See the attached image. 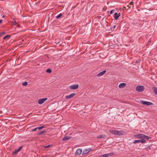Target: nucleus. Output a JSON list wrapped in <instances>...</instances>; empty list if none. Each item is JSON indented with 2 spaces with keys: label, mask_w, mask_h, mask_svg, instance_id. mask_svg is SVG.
Instances as JSON below:
<instances>
[{
  "label": "nucleus",
  "mask_w": 157,
  "mask_h": 157,
  "mask_svg": "<svg viewBox=\"0 0 157 157\" xmlns=\"http://www.w3.org/2000/svg\"><path fill=\"white\" fill-rule=\"evenodd\" d=\"M5 17V16L4 15H3V16H2V17L3 18H4Z\"/></svg>",
  "instance_id": "nucleus-40"
},
{
  "label": "nucleus",
  "mask_w": 157,
  "mask_h": 157,
  "mask_svg": "<svg viewBox=\"0 0 157 157\" xmlns=\"http://www.w3.org/2000/svg\"><path fill=\"white\" fill-rule=\"evenodd\" d=\"M90 151V150L87 149L84 150L82 152V155H83L88 153Z\"/></svg>",
  "instance_id": "nucleus-15"
},
{
  "label": "nucleus",
  "mask_w": 157,
  "mask_h": 157,
  "mask_svg": "<svg viewBox=\"0 0 157 157\" xmlns=\"http://www.w3.org/2000/svg\"><path fill=\"white\" fill-rule=\"evenodd\" d=\"M150 138H151L150 137L148 136H147L144 135V139L148 140V139H150Z\"/></svg>",
  "instance_id": "nucleus-18"
},
{
  "label": "nucleus",
  "mask_w": 157,
  "mask_h": 157,
  "mask_svg": "<svg viewBox=\"0 0 157 157\" xmlns=\"http://www.w3.org/2000/svg\"><path fill=\"white\" fill-rule=\"evenodd\" d=\"M71 137L67 135H65L64 138L62 139V141L67 140L71 138Z\"/></svg>",
  "instance_id": "nucleus-8"
},
{
  "label": "nucleus",
  "mask_w": 157,
  "mask_h": 157,
  "mask_svg": "<svg viewBox=\"0 0 157 157\" xmlns=\"http://www.w3.org/2000/svg\"><path fill=\"white\" fill-rule=\"evenodd\" d=\"M17 26L18 27H20V25L17 24Z\"/></svg>",
  "instance_id": "nucleus-36"
},
{
  "label": "nucleus",
  "mask_w": 157,
  "mask_h": 157,
  "mask_svg": "<svg viewBox=\"0 0 157 157\" xmlns=\"http://www.w3.org/2000/svg\"><path fill=\"white\" fill-rule=\"evenodd\" d=\"M22 148V146L19 147L18 149H17L16 150L18 152H19L21 150V149Z\"/></svg>",
  "instance_id": "nucleus-22"
},
{
  "label": "nucleus",
  "mask_w": 157,
  "mask_h": 157,
  "mask_svg": "<svg viewBox=\"0 0 157 157\" xmlns=\"http://www.w3.org/2000/svg\"><path fill=\"white\" fill-rule=\"evenodd\" d=\"M133 2L132 1V2H131L130 3V4H129L131 5H132V8H133V7H134V6L133 5Z\"/></svg>",
  "instance_id": "nucleus-30"
},
{
  "label": "nucleus",
  "mask_w": 157,
  "mask_h": 157,
  "mask_svg": "<svg viewBox=\"0 0 157 157\" xmlns=\"http://www.w3.org/2000/svg\"><path fill=\"white\" fill-rule=\"evenodd\" d=\"M28 84V82H24L22 83V85L24 86H26Z\"/></svg>",
  "instance_id": "nucleus-27"
},
{
  "label": "nucleus",
  "mask_w": 157,
  "mask_h": 157,
  "mask_svg": "<svg viewBox=\"0 0 157 157\" xmlns=\"http://www.w3.org/2000/svg\"><path fill=\"white\" fill-rule=\"evenodd\" d=\"M52 71L51 69H48L46 71V72L48 73H51L52 72Z\"/></svg>",
  "instance_id": "nucleus-24"
},
{
  "label": "nucleus",
  "mask_w": 157,
  "mask_h": 157,
  "mask_svg": "<svg viewBox=\"0 0 157 157\" xmlns=\"http://www.w3.org/2000/svg\"><path fill=\"white\" fill-rule=\"evenodd\" d=\"M144 135L143 134H139L137 135V136L138 138H141L142 139H144Z\"/></svg>",
  "instance_id": "nucleus-14"
},
{
  "label": "nucleus",
  "mask_w": 157,
  "mask_h": 157,
  "mask_svg": "<svg viewBox=\"0 0 157 157\" xmlns=\"http://www.w3.org/2000/svg\"><path fill=\"white\" fill-rule=\"evenodd\" d=\"M106 71L105 70L103 71L98 73L97 76L98 77L101 76L103 75L106 73Z\"/></svg>",
  "instance_id": "nucleus-9"
},
{
  "label": "nucleus",
  "mask_w": 157,
  "mask_h": 157,
  "mask_svg": "<svg viewBox=\"0 0 157 157\" xmlns=\"http://www.w3.org/2000/svg\"><path fill=\"white\" fill-rule=\"evenodd\" d=\"M17 22H16V21H14L13 23V24L14 25H17Z\"/></svg>",
  "instance_id": "nucleus-33"
},
{
  "label": "nucleus",
  "mask_w": 157,
  "mask_h": 157,
  "mask_svg": "<svg viewBox=\"0 0 157 157\" xmlns=\"http://www.w3.org/2000/svg\"><path fill=\"white\" fill-rule=\"evenodd\" d=\"M114 18L115 19H117L119 17V16H118V13H115L114 14Z\"/></svg>",
  "instance_id": "nucleus-17"
},
{
  "label": "nucleus",
  "mask_w": 157,
  "mask_h": 157,
  "mask_svg": "<svg viewBox=\"0 0 157 157\" xmlns=\"http://www.w3.org/2000/svg\"><path fill=\"white\" fill-rule=\"evenodd\" d=\"M47 98H43L40 99L38 101V103L39 104H42L47 100Z\"/></svg>",
  "instance_id": "nucleus-4"
},
{
  "label": "nucleus",
  "mask_w": 157,
  "mask_h": 157,
  "mask_svg": "<svg viewBox=\"0 0 157 157\" xmlns=\"http://www.w3.org/2000/svg\"><path fill=\"white\" fill-rule=\"evenodd\" d=\"M6 33L5 32H2L0 33V37L3 34H5Z\"/></svg>",
  "instance_id": "nucleus-29"
},
{
  "label": "nucleus",
  "mask_w": 157,
  "mask_h": 157,
  "mask_svg": "<svg viewBox=\"0 0 157 157\" xmlns=\"http://www.w3.org/2000/svg\"><path fill=\"white\" fill-rule=\"evenodd\" d=\"M145 142H146V140L144 139H143L142 140H140V142H141L142 143H144Z\"/></svg>",
  "instance_id": "nucleus-28"
},
{
  "label": "nucleus",
  "mask_w": 157,
  "mask_h": 157,
  "mask_svg": "<svg viewBox=\"0 0 157 157\" xmlns=\"http://www.w3.org/2000/svg\"><path fill=\"white\" fill-rule=\"evenodd\" d=\"M18 152L16 150L15 151H13L12 152V154L13 155H15Z\"/></svg>",
  "instance_id": "nucleus-25"
},
{
  "label": "nucleus",
  "mask_w": 157,
  "mask_h": 157,
  "mask_svg": "<svg viewBox=\"0 0 157 157\" xmlns=\"http://www.w3.org/2000/svg\"><path fill=\"white\" fill-rule=\"evenodd\" d=\"M107 136L105 135H99L97 136V138L98 139H100L101 138H105Z\"/></svg>",
  "instance_id": "nucleus-12"
},
{
  "label": "nucleus",
  "mask_w": 157,
  "mask_h": 157,
  "mask_svg": "<svg viewBox=\"0 0 157 157\" xmlns=\"http://www.w3.org/2000/svg\"><path fill=\"white\" fill-rule=\"evenodd\" d=\"M114 11V10H111L110 11V14H112L113 13V11Z\"/></svg>",
  "instance_id": "nucleus-34"
},
{
  "label": "nucleus",
  "mask_w": 157,
  "mask_h": 157,
  "mask_svg": "<svg viewBox=\"0 0 157 157\" xmlns=\"http://www.w3.org/2000/svg\"><path fill=\"white\" fill-rule=\"evenodd\" d=\"M51 147V145H47V146H45L44 147L45 148H48V147Z\"/></svg>",
  "instance_id": "nucleus-31"
},
{
  "label": "nucleus",
  "mask_w": 157,
  "mask_h": 157,
  "mask_svg": "<svg viewBox=\"0 0 157 157\" xmlns=\"http://www.w3.org/2000/svg\"><path fill=\"white\" fill-rule=\"evenodd\" d=\"M10 36L9 35H7L5 36L3 38V39H6V38H7L8 37H9Z\"/></svg>",
  "instance_id": "nucleus-26"
},
{
  "label": "nucleus",
  "mask_w": 157,
  "mask_h": 157,
  "mask_svg": "<svg viewBox=\"0 0 157 157\" xmlns=\"http://www.w3.org/2000/svg\"><path fill=\"white\" fill-rule=\"evenodd\" d=\"M37 128H34V129H32V131H36V130H37Z\"/></svg>",
  "instance_id": "nucleus-32"
},
{
  "label": "nucleus",
  "mask_w": 157,
  "mask_h": 157,
  "mask_svg": "<svg viewBox=\"0 0 157 157\" xmlns=\"http://www.w3.org/2000/svg\"><path fill=\"white\" fill-rule=\"evenodd\" d=\"M152 89L154 94L157 95V87L153 86L152 87Z\"/></svg>",
  "instance_id": "nucleus-13"
},
{
  "label": "nucleus",
  "mask_w": 157,
  "mask_h": 157,
  "mask_svg": "<svg viewBox=\"0 0 157 157\" xmlns=\"http://www.w3.org/2000/svg\"><path fill=\"white\" fill-rule=\"evenodd\" d=\"M127 6L128 7V8L130 9L131 8V7L129 5H127Z\"/></svg>",
  "instance_id": "nucleus-35"
},
{
  "label": "nucleus",
  "mask_w": 157,
  "mask_h": 157,
  "mask_svg": "<svg viewBox=\"0 0 157 157\" xmlns=\"http://www.w3.org/2000/svg\"><path fill=\"white\" fill-rule=\"evenodd\" d=\"M78 85L77 84H75L72 86H70L69 88L71 89L75 90L77 89L78 87Z\"/></svg>",
  "instance_id": "nucleus-5"
},
{
  "label": "nucleus",
  "mask_w": 157,
  "mask_h": 157,
  "mask_svg": "<svg viewBox=\"0 0 157 157\" xmlns=\"http://www.w3.org/2000/svg\"><path fill=\"white\" fill-rule=\"evenodd\" d=\"M75 95V93H72L69 95L66 96H65V98L67 99H70L71 98L74 96Z\"/></svg>",
  "instance_id": "nucleus-7"
},
{
  "label": "nucleus",
  "mask_w": 157,
  "mask_h": 157,
  "mask_svg": "<svg viewBox=\"0 0 157 157\" xmlns=\"http://www.w3.org/2000/svg\"><path fill=\"white\" fill-rule=\"evenodd\" d=\"M121 15V14L120 13H119L118 14V16H119V17Z\"/></svg>",
  "instance_id": "nucleus-38"
},
{
  "label": "nucleus",
  "mask_w": 157,
  "mask_h": 157,
  "mask_svg": "<svg viewBox=\"0 0 157 157\" xmlns=\"http://www.w3.org/2000/svg\"><path fill=\"white\" fill-rule=\"evenodd\" d=\"M109 132L113 134L119 136L122 135L124 133V132L122 131H119L115 130H110Z\"/></svg>",
  "instance_id": "nucleus-1"
},
{
  "label": "nucleus",
  "mask_w": 157,
  "mask_h": 157,
  "mask_svg": "<svg viewBox=\"0 0 157 157\" xmlns=\"http://www.w3.org/2000/svg\"><path fill=\"white\" fill-rule=\"evenodd\" d=\"M113 154L112 153H109L105 155H103L101 156V157H108L109 156H111L113 155Z\"/></svg>",
  "instance_id": "nucleus-11"
},
{
  "label": "nucleus",
  "mask_w": 157,
  "mask_h": 157,
  "mask_svg": "<svg viewBox=\"0 0 157 157\" xmlns=\"http://www.w3.org/2000/svg\"><path fill=\"white\" fill-rule=\"evenodd\" d=\"M46 132V130H44L43 131H42L41 132H39L37 133V135H40L43 134V133H45Z\"/></svg>",
  "instance_id": "nucleus-16"
},
{
  "label": "nucleus",
  "mask_w": 157,
  "mask_h": 157,
  "mask_svg": "<svg viewBox=\"0 0 157 157\" xmlns=\"http://www.w3.org/2000/svg\"><path fill=\"white\" fill-rule=\"evenodd\" d=\"M126 85L125 83H122L119 84V87L120 88H124L126 86Z\"/></svg>",
  "instance_id": "nucleus-10"
},
{
  "label": "nucleus",
  "mask_w": 157,
  "mask_h": 157,
  "mask_svg": "<svg viewBox=\"0 0 157 157\" xmlns=\"http://www.w3.org/2000/svg\"><path fill=\"white\" fill-rule=\"evenodd\" d=\"M2 20H0V24L2 23Z\"/></svg>",
  "instance_id": "nucleus-37"
},
{
  "label": "nucleus",
  "mask_w": 157,
  "mask_h": 157,
  "mask_svg": "<svg viewBox=\"0 0 157 157\" xmlns=\"http://www.w3.org/2000/svg\"><path fill=\"white\" fill-rule=\"evenodd\" d=\"M115 27H116V26L115 25L113 26V28L114 29L115 28Z\"/></svg>",
  "instance_id": "nucleus-39"
},
{
  "label": "nucleus",
  "mask_w": 157,
  "mask_h": 157,
  "mask_svg": "<svg viewBox=\"0 0 157 157\" xmlns=\"http://www.w3.org/2000/svg\"><path fill=\"white\" fill-rule=\"evenodd\" d=\"M140 102L144 105H153V104L151 102L145 101L143 100H141Z\"/></svg>",
  "instance_id": "nucleus-3"
},
{
  "label": "nucleus",
  "mask_w": 157,
  "mask_h": 157,
  "mask_svg": "<svg viewBox=\"0 0 157 157\" xmlns=\"http://www.w3.org/2000/svg\"><path fill=\"white\" fill-rule=\"evenodd\" d=\"M22 148V146L19 147L18 149H17L16 150L18 152H19L21 150V149Z\"/></svg>",
  "instance_id": "nucleus-23"
},
{
  "label": "nucleus",
  "mask_w": 157,
  "mask_h": 157,
  "mask_svg": "<svg viewBox=\"0 0 157 157\" xmlns=\"http://www.w3.org/2000/svg\"><path fill=\"white\" fill-rule=\"evenodd\" d=\"M82 150L81 149H78L75 152V155L76 156L80 155L82 153Z\"/></svg>",
  "instance_id": "nucleus-6"
},
{
  "label": "nucleus",
  "mask_w": 157,
  "mask_h": 157,
  "mask_svg": "<svg viewBox=\"0 0 157 157\" xmlns=\"http://www.w3.org/2000/svg\"><path fill=\"white\" fill-rule=\"evenodd\" d=\"M140 140H136L134 141L133 142L134 144H136L137 143H140Z\"/></svg>",
  "instance_id": "nucleus-21"
},
{
  "label": "nucleus",
  "mask_w": 157,
  "mask_h": 157,
  "mask_svg": "<svg viewBox=\"0 0 157 157\" xmlns=\"http://www.w3.org/2000/svg\"><path fill=\"white\" fill-rule=\"evenodd\" d=\"M45 127V126H42L37 127V129H38L39 130H40V129H42L43 128H44Z\"/></svg>",
  "instance_id": "nucleus-19"
},
{
  "label": "nucleus",
  "mask_w": 157,
  "mask_h": 157,
  "mask_svg": "<svg viewBox=\"0 0 157 157\" xmlns=\"http://www.w3.org/2000/svg\"><path fill=\"white\" fill-rule=\"evenodd\" d=\"M144 86L139 85L136 87V90L139 92H142L144 91Z\"/></svg>",
  "instance_id": "nucleus-2"
},
{
  "label": "nucleus",
  "mask_w": 157,
  "mask_h": 157,
  "mask_svg": "<svg viewBox=\"0 0 157 157\" xmlns=\"http://www.w3.org/2000/svg\"><path fill=\"white\" fill-rule=\"evenodd\" d=\"M62 16V14L61 13H60L59 15L56 16V18L57 19H59L60 17Z\"/></svg>",
  "instance_id": "nucleus-20"
}]
</instances>
